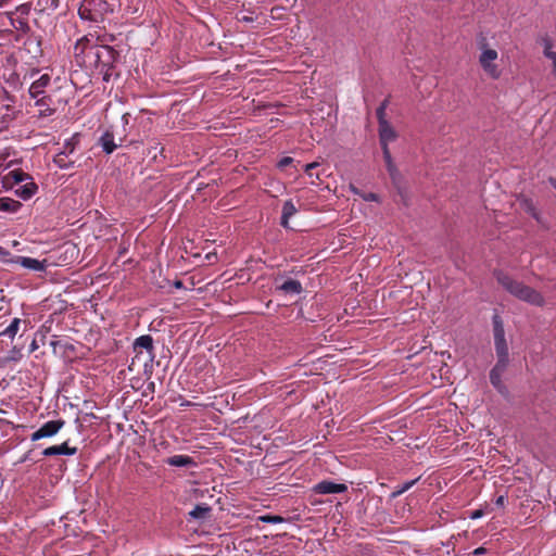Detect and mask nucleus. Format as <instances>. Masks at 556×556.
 Listing matches in <instances>:
<instances>
[{
	"label": "nucleus",
	"mask_w": 556,
	"mask_h": 556,
	"mask_svg": "<svg viewBox=\"0 0 556 556\" xmlns=\"http://www.w3.org/2000/svg\"><path fill=\"white\" fill-rule=\"evenodd\" d=\"M74 58L77 65L88 71H98L108 83L113 76L118 52L106 45H93L84 36L74 46Z\"/></svg>",
	"instance_id": "obj_1"
},
{
	"label": "nucleus",
	"mask_w": 556,
	"mask_h": 556,
	"mask_svg": "<svg viewBox=\"0 0 556 556\" xmlns=\"http://www.w3.org/2000/svg\"><path fill=\"white\" fill-rule=\"evenodd\" d=\"M494 276L497 282L513 296L528 304L543 306L545 301L543 295L535 289L525 285L522 281L514 279L508 274L496 270Z\"/></svg>",
	"instance_id": "obj_2"
},
{
	"label": "nucleus",
	"mask_w": 556,
	"mask_h": 556,
	"mask_svg": "<svg viewBox=\"0 0 556 556\" xmlns=\"http://www.w3.org/2000/svg\"><path fill=\"white\" fill-rule=\"evenodd\" d=\"M111 12V4L106 0H83L78 9L80 18L92 23L103 22Z\"/></svg>",
	"instance_id": "obj_3"
},
{
	"label": "nucleus",
	"mask_w": 556,
	"mask_h": 556,
	"mask_svg": "<svg viewBox=\"0 0 556 556\" xmlns=\"http://www.w3.org/2000/svg\"><path fill=\"white\" fill-rule=\"evenodd\" d=\"M378 126H379V140H380L387 170H388L391 179L393 181H395L399 173L395 167V164L393 163L391 152L389 150V142L394 141L396 139V132L389 122H382L381 125H378Z\"/></svg>",
	"instance_id": "obj_4"
},
{
	"label": "nucleus",
	"mask_w": 556,
	"mask_h": 556,
	"mask_svg": "<svg viewBox=\"0 0 556 556\" xmlns=\"http://www.w3.org/2000/svg\"><path fill=\"white\" fill-rule=\"evenodd\" d=\"M78 142V135L72 136L64 142L63 149L53 157V162L59 168L68 169L74 166L76 160L73 159V155Z\"/></svg>",
	"instance_id": "obj_5"
},
{
	"label": "nucleus",
	"mask_w": 556,
	"mask_h": 556,
	"mask_svg": "<svg viewBox=\"0 0 556 556\" xmlns=\"http://www.w3.org/2000/svg\"><path fill=\"white\" fill-rule=\"evenodd\" d=\"M482 52L479 56V63L482 70L485 72L488 76L493 79H497L501 76V70L496 65L495 61L498 58L497 51L491 48H488L486 43H481L480 46Z\"/></svg>",
	"instance_id": "obj_6"
},
{
	"label": "nucleus",
	"mask_w": 556,
	"mask_h": 556,
	"mask_svg": "<svg viewBox=\"0 0 556 556\" xmlns=\"http://www.w3.org/2000/svg\"><path fill=\"white\" fill-rule=\"evenodd\" d=\"M14 98L4 89L0 91V125L7 127L16 118L17 110L13 105Z\"/></svg>",
	"instance_id": "obj_7"
},
{
	"label": "nucleus",
	"mask_w": 556,
	"mask_h": 556,
	"mask_svg": "<svg viewBox=\"0 0 556 556\" xmlns=\"http://www.w3.org/2000/svg\"><path fill=\"white\" fill-rule=\"evenodd\" d=\"M65 425V420L56 419L45 422L38 430L31 433L30 440L38 441L43 438L54 437Z\"/></svg>",
	"instance_id": "obj_8"
},
{
	"label": "nucleus",
	"mask_w": 556,
	"mask_h": 556,
	"mask_svg": "<svg viewBox=\"0 0 556 556\" xmlns=\"http://www.w3.org/2000/svg\"><path fill=\"white\" fill-rule=\"evenodd\" d=\"M29 179V175L22 169H14L0 178V186L3 191L13 189L16 185Z\"/></svg>",
	"instance_id": "obj_9"
},
{
	"label": "nucleus",
	"mask_w": 556,
	"mask_h": 556,
	"mask_svg": "<svg viewBox=\"0 0 556 556\" xmlns=\"http://www.w3.org/2000/svg\"><path fill=\"white\" fill-rule=\"evenodd\" d=\"M508 365L507 361L497 359L495 366L490 371V381L492 386L497 389L500 392H502L505 387L502 382V375L506 370Z\"/></svg>",
	"instance_id": "obj_10"
},
{
	"label": "nucleus",
	"mask_w": 556,
	"mask_h": 556,
	"mask_svg": "<svg viewBox=\"0 0 556 556\" xmlns=\"http://www.w3.org/2000/svg\"><path fill=\"white\" fill-rule=\"evenodd\" d=\"M313 490L317 494H336L345 492L348 486L343 483H334L332 481L324 480L317 483Z\"/></svg>",
	"instance_id": "obj_11"
},
{
	"label": "nucleus",
	"mask_w": 556,
	"mask_h": 556,
	"mask_svg": "<svg viewBox=\"0 0 556 556\" xmlns=\"http://www.w3.org/2000/svg\"><path fill=\"white\" fill-rule=\"evenodd\" d=\"M51 77L48 74H42L29 87V96L31 99H39L43 96L46 88L50 85Z\"/></svg>",
	"instance_id": "obj_12"
},
{
	"label": "nucleus",
	"mask_w": 556,
	"mask_h": 556,
	"mask_svg": "<svg viewBox=\"0 0 556 556\" xmlns=\"http://www.w3.org/2000/svg\"><path fill=\"white\" fill-rule=\"evenodd\" d=\"M77 447L68 446V441L63 442L60 445H52L42 451L43 456H55V455H75Z\"/></svg>",
	"instance_id": "obj_13"
},
{
	"label": "nucleus",
	"mask_w": 556,
	"mask_h": 556,
	"mask_svg": "<svg viewBox=\"0 0 556 556\" xmlns=\"http://www.w3.org/2000/svg\"><path fill=\"white\" fill-rule=\"evenodd\" d=\"M134 350L140 353L141 350H146L149 353V358H153V339L150 334H143L138 337L134 342Z\"/></svg>",
	"instance_id": "obj_14"
},
{
	"label": "nucleus",
	"mask_w": 556,
	"mask_h": 556,
	"mask_svg": "<svg viewBox=\"0 0 556 556\" xmlns=\"http://www.w3.org/2000/svg\"><path fill=\"white\" fill-rule=\"evenodd\" d=\"M16 264L21 265L24 268L34 271H42L46 269V261H39L37 258L28 257V256H18L15 261Z\"/></svg>",
	"instance_id": "obj_15"
},
{
	"label": "nucleus",
	"mask_w": 556,
	"mask_h": 556,
	"mask_svg": "<svg viewBox=\"0 0 556 556\" xmlns=\"http://www.w3.org/2000/svg\"><path fill=\"white\" fill-rule=\"evenodd\" d=\"M25 181L26 182L24 185L20 186L17 189H15V194L23 200H28L33 195H35V193L38 190V186L36 185V182L33 180V178L30 176H29V179H25Z\"/></svg>",
	"instance_id": "obj_16"
},
{
	"label": "nucleus",
	"mask_w": 556,
	"mask_h": 556,
	"mask_svg": "<svg viewBox=\"0 0 556 556\" xmlns=\"http://www.w3.org/2000/svg\"><path fill=\"white\" fill-rule=\"evenodd\" d=\"M99 144L101 146L103 152L106 154H111L115 151V149L119 146L115 143V138L113 131L106 129L101 137L99 138Z\"/></svg>",
	"instance_id": "obj_17"
},
{
	"label": "nucleus",
	"mask_w": 556,
	"mask_h": 556,
	"mask_svg": "<svg viewBox=\"0 0 556 556\" xmlns=\"http://www.w3.org/2000/svg\"><path fill=\"white\" fill-rule=\"evenodd\" d=\"M24 46L33 58L36 59L42 55L41 39L38 36H28L24 42Z\"/></svg>",
	"instance_id": "obj_18"
},
{
	"label": "nucleus",
	"mask_w": 556,
	"mask_h": 556,
	"mask_svg": "<svg viewBox=\"0 0 556 556\" xmlns=\"http://www.w3.org/2000/svg\"><path fill=\"white\" fill-rule=\"evenodd\" d=\"M165 463L173 467H190L195 465V462L191 456L181 454L168 457Z\"/></svg>",
	"instance_id": "obj_19"
},
{
	"label": "nucleus",
	"mask_w": 556,
	"mask_h": 556,
	"mask_svg": "<svg viewBox=\"0 0 556 556\" xmlns=\"http://www.w3.org/2000/svg\"><path fill=\"white\" fill-rule=\"evenodd\" d=\"M298 212V208L295 207L292 200H288L283 203L282 206V214H281V226L285 228H289V219L295 215Z\"/></svg>",
	"instance_id": "obj_20"
},
{
	"label": "nucleus",
	"mask_w": 556,
	"mask_h": 556,
	"mask_svg": "<svg viewBox=\"0 0 556 556\" xmlns=\"http://www.w3.org/2000/svg\"><path fill=\"white\" fill-rule=\"evenodd\" d=\"M277 290L287 294H300L303 291L302 285L299 280L288 279L277 287Z\"/></svg>",
	"instance_id": "obj_21"
},
{
	"label": "nucleus",
	"mask_w": 556,
	"mask_h": 556,
	"mask_svg": "<svg viewBox=\"0 0 556 556\" xmlns=\"http://www.w3.org/2000/svg\"><path fill=\"white\" fill-rule=\"evenodd\" d=\"M22 207V203L12 198H0V211L7 213H16Z\"/></svg>",
	"instance_id": "obj_22"
},
{
	"label": "nucleus",
	"mask_w": 556,
	"mask_h": 556,
	"mask_svg": "<svg viewBox=\"0 0 556 556\" xmlns=\"http://www.w3.org/2000/svg\"><path fill=\"white\" fill-rule=\"evenodd\" d=\"M51 101L50 97L42 96L41 98L37 99L35 104L36 106H39V116L41 117H48L51 116L54 113V109H51L49 106V103Z\"/></svg>",
	"instance_id": "obj_23"
},
{
	"label": "nucleus",
	"mask_w": 556,
	"mask_h": 556,
	"mask_svg": "<svg viewBox=\"0 0 556 556\" xmlns=\"http://www.w3.org/2000/svg\"><path fill=\"white\" fill-rule=\"evenodd\" d=\"M492 323L494 340L505 339V330L501 316L495 314L492 318Z\"/></svg>",
	"instance_id": "obj_24"
},
{
	"label": "nucleus",
	"mask_w": 556,
	"mask_h": 556,
	"mask_svg": "<svg viewBox=\"0 0 556 556\" xmlns=\"http://www.w3.org/2000/svg\"><path fill=\"white\" fill-rule=\"evenodd\" d=\"M210 513H211V507L205 505V504H202V505H197L189 513V516L192 519L203 520V519H206L208 517Z\"/></svg>",
	"instance_id": "obj_25"
},
{
	"label": "nucleus",
	"mask_w": 556,
	"mask_h": 556,
	"mask_svg": "<svg viewBox=\"0 0 556 556\" xmlns=\"http://www.w3.org/2000/svg\"><path fill=\"white\" fill-rule=\"evenodd\" d=\"M494 345H495V352H496L497 359L508 362L509 361L508 346L506 343V339L494 340Z\"/></svg>",
	"instance_id": "obj_26"
},
{
	"label": "nucleus",
	"mask_w": 556,
	"mask_h": 556,
	"mask_svg": "<svg viewBox=\"0 0 556 556\" xmlns=\"http://www.w3.org/2000/svg\"><path fill=\"white\" fill-rule=\"evenodd\" d=\"M544 46V55L553 62L554 74L556 75V52L552 51V40L548 37L542 39Z\"/></svg>",
	"instance_id": "obj_27"
},
{
	"label": "nucleus",
	"mask_w": 556,
	"mask_h": 556,
	"mask_svg": "<svg viewBox=\"0 0 556 556\" xmlns=\"http://www.w3.org/2000/svg\"><path fill=\"white\" fill-rule=\"evenodd\" d=\"M351 190L354 194L361 197L364 201H367V202H379L380 201V198L377 193L364 192L355 187H351Z\"/></svg>",
	"instance_id": "obj_28"
},
{
	"label": "nucleus",
	"mask_w": 556,
	"mask_h": 556,
	"mask_svg": "<svg viewBox=\"0 0 556 556\" xmlns=\"http://www.w3.org/2000/svg\"><path fill=\"white\" fill-rule=\"evenodd\" d=\"M21 320L20 318H14L11 324L1 332V334L8 336L13 339L18 331Z\"/></svg>",
	"instance_id": "obj_29"
},
{
	"label": "nucleus",
	"mask_w": 556,
	"mask_h": 556,
	"mask_svg": "<svg viewBox=\"0 0 556 556\" xmlns=\"http://www.w3.org/2000/svg\"><path fill=\"white\" fill-rule=\"evenodd\" d=\"M417 481H418V479H414V480L403 483L402 485L396 486V489L391 493V497L395 498V497L402 495L403 493L408 491L413 485H415V483Z\"/></svg>",
	"instance_id": "obj_30"
},
{
	"label": "nucleus",
	"mask_w": 556,
	"mask_h": 556,
	"mask_svg": "<svg viewBox=\"0 0 556 556\" xmlns=\"http://www.w3.org/2000/svg\"><path fill=\"white\" fill-rule=\"evenodd\" d=\"M258 521L265 523H282L286 522L287 519L279 515H262L258 516Z\"/></svg>",
	"instance_id": "obj_31"
},
{
	"label": "nucleus",
	"mask_w": 556,
	"mask_h": 556,
	"mask_svg": "<svg viewBox=\"0 0 556 556\" xmlns=\"http://www.w3.org/2000/svg\"><path fill=\"white\" fill-rule=\"evenodd\" d=\"M292 163H293V159H292V157H290V156H285V157H282V159L278 162L277 166H278V168L283 169V168H286L287 166L291 165Z\"/></svg>",
	"instance_id": "obj_32"
},
{
	"label": "nucleus",
	"mask_w": 556,
	"mask_h": 556,
	"mask_svg": "<svg viewBox=\"0 0 556 556\" xmlns=\"http://www.w3.org/2000/svg\"><path fill=\"white\" fill-rule=\"evenodd\" d=\"M376 116H377V119H378V125H381L382 122H388L387 118H386V111H383V109H378L377 108Z\"/></svg>",
	"instance_id": "obj_33"
},
{
	"label": "nucleus",
	"mask_w": 556,
	"mask_h": 556,
	"mask_svg": "<svg viewBox=\"0 0 556 556\" xmlns=\"http://www.w3.org/2000/svg\"><path fill=\"white\" fill-rule=\"evenodd\" d=\"M319 164L317 162H313V163H309V164H306L305 167H304V172L308 175V176H313V173L312 170L314 168H316Z\"/></svg>",
	"instance_id": "obj_34"
},
{
	"label": "nucleus",
	"mask_w": 556,
	"mask_h": 556,
	"mask_svg": "<svg viewBox=\"0 0 556 556\" xmlns=\"http://www.w3.org/2000/svg\"><path fill=\"white\" fill-rule=\"evenodd\" d=\"M29 11H30V4H28V3L22 4L17 8V12H20L21 15H28Z\"/></svg>",
	"instance_id": "obj_35"
},
{
	"label": "nucleus",
	"mask_w": 556,
	"mask_h": 556,
	"mask_svg": "<svg viewBox=\"0 0 556 556\" xmlns=\"http://www.w3.org/2000/svg\"><path fill=\"white\" fill-rule=\"evenodd\" d=\"M48 331H49V328H45V326H42L41 329L38 331L37 336H40L39 342H41V344H45L46 333Z\"/></svg>",
	"instance_id": "obj_36"
},
{
	"label": "nucleus",
	"mask_w": 556,
	"mask_h": 556,
	"mask_svg": "<svg viewBox=\"0 0 556 556\" xmlns=\"http://www.w3.org/2000/svg\"><path fill=\"white\" fill-rule=\"evenodd\" d=\"M160 146V143L155 142L154 146H151L149 148V151H148V154L151 155L152 154V157L153 159H156L157 157V154H156V150H157V147Z\"/></svg>",
	"instance_id": "obj_37"
},
{
	"label": "nucleus",
	"mask_w": 556,
	"mask_h": 556,
	"mask_svg": "<svg viewBox=\"0 0 556 556\" xmlns=\"http://www.w3.org/2000/svg\"><path fill=\"white\" fill-rule=\"evenodd\" d=\"M506 500L507 497L505 495H500L496 500H495V505L497 507H504L505 503H506Z\"/></svg>",
	"instance_id": "obj_38"
},
{
	"label": "nucleus",
	"mask_w": 556,
	"mask_h": 556,
	"mask_svg": "<svg viewBox=\"0 0 556 556\" xmlns=\"http://www.w3.org/2000/svg\"><path fill=\"white\" fill-rule=\"evenodd\" d=\"M484 515V511L482 509H477L471 513L472 519L481 518Z\"/></svg>",
	"instance_id": "obj_39"
},
{
	"label": "nucleus",
	"mask_w": 556,
	"mask_h": 556,
	"mask_svg": "<svg viewBox=\"0 0 556 556\" xmlns=\"http://www.w3.org/2000/svg\"><path fill=\"white\" fill-rule=\"evenodd\" d=\"M17 23H18V25H15V24L13 23V25H14L17 29L28 28L27 22H25L24 20H17Z\"/></svg>",
	"instance_id": "obj_40"
},
{
	"label": "nucleus",
	"mask_w": 556,
	"mask_h": 556,
	"mask_svg": "<svg viewBox=\"0 0 556 556\" xmlns=\"http://www.w3.org/2000/svg\"><path fill=\"white\" fill-rule=\"evenodd\" d=\"M129 119H130V114L129 113H124L122 115V123H123L124 126L129 124Z\"/></svg>",
	"instance_id": "obj_41"
},
{
	"label": "nucleus",
	"mask_w": 556,
	"mask_h": 556,
	"mask_svg": "<svg viewBox=\"0 0 556 556\" xmlns=\"http://www.w3.org/2000/svg\"><path fill=\"white\" fill-rule=\"evenodd\" d=\"M38 348H39L38 339H37V338H35V339L33 340V342L30 343V352L36 351Z\"/></svg>",
	"instance_id": "obj_42"
},
{
	"label": "nucleus",
	"mask_w": 556,
	"mask_h": 556,
	"mask_svg": "<svg viewBox=\"0 0 556 556\" xmlns=\"http://www.w3.org/2000/svg\"><path fill=\"white\" fill-rule=\"evenodd\" d=\"M388 105H389V99L387 98V99H384V100L380 103V105L378 106V109H383V111H386V110H387V108H388Z\"/></svg>",
	"instance_id": "obj_43"
},
{
	"label": "nucleus",
	"mask_w": 556,
	"mask_h": 556,
	"mask_svg": "<svg viewBox=\"0 0 556 556\" xmlns=\"http://www.w3.org/2000/svg\"><path fill=\"white\" fill-rule=\"evenodd\" d=\"M485 548L483 546H480L473 551V555H482L485 553Z\"/></svg>",
	"instance_id": "obj_44"
},
{
	"label": "nucleus",
	"mask_w": 556,
	"mask_h": 556,
	"mask_svg": "<svg viewBox=\"0 0 556 556\" xmlns=\"http://www.w3.org/2000/svg\"><path fill=\"white\" fill-rule=\"evenodd\" d=\"M548 181L552 185V187L556 190V178L551 177Z\"/></svg>",
	"instance_id": "obj_45"
},
{
	"label": "nucleus",
	"mask_w": 556,
	"mask_h": 556,
	"mask_svg": "<svg viewBox=\"0 0 556 556\" xmlns=\"http://www.w3.org/2000/svg\"><path fill=\"white\" fill-rule=\"evenodd\" d=\"M175 287H176V288H181V287H182V282H181V281H179V280H178V281H176V282H175Z\"/></svg>",
	"instance_id": "obj_46"
},
{
	"label": "nucleus",
	"mask_w": 556,
	"mask_h": 556,
	"mask_svg": "<svg viewBox=\"0 0 556 556\" xmlns=\"http://www.w3.org/2000/svg\"><path fill=\"white\" fill-rule=\"evenodd\" d=\"M50 345L55 350L56 345H58V342L56 341H51L50 342Z\"/></svg>",
	"instance_id": "obj_47"
},
{
	"label": "nucleus",
	"mask_w": 556,
	"mask_h": 556,
	"mask_svg": "<svg viewBox=\"0 0 556 556\" xmlns=\"http://www.w3.org/2000/svg\"><path fill=\"white\" fill-rule=\"evenodd\" d=\"M160 154H162L164 152V148L161 147L160 150H159Z\"/></svg>",
	"instance_id": "obj_48"
}]
</instances>
